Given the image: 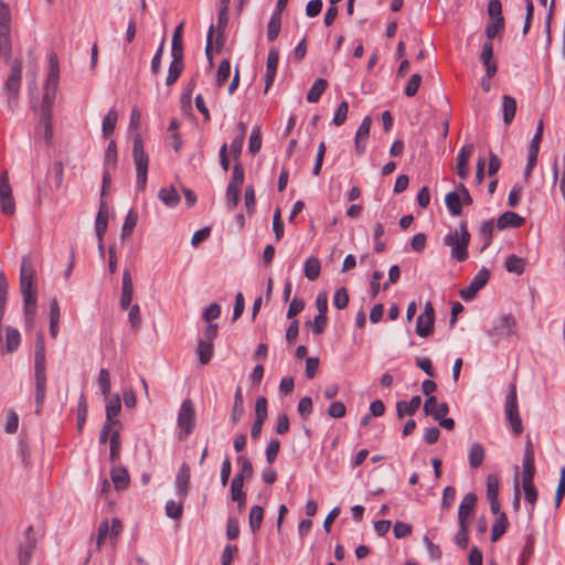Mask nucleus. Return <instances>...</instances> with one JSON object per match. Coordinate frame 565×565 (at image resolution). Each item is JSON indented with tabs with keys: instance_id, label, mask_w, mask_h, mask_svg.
<instances>
[{
	"instance_id": "nucleus-1",
	"label": "nucleus",
	"mask_w": 565,
	"mask_h": 565,
	"mask_svg": "<svg viewBox=\"0 0 565 565\" xmlns=\"http://www.w3.org/2000/svg\"><path fill=\"white\" fill-rule=\"evenodd\" d=\"M34 379H35V413L42 412L46 394V358L43 335L39 334L35 341L34 352Z\"/></svg>"
},
{
	"instance_id": "nucleus-2",
	"label": "nucleus",
	"mask_w": 565,
	"mask_h": 565,
	"mask_svg": "<svg viewBox=\"0 0 565 565\" xmlns=\"http://www.w3.org/2000/svg\"><path fill=\"white\" fill-rule=\"evenodd\" d=\"M470 233L466 222L459 224V232H452L445 236L444 244L451 248L450 255L457 262H465L468 258V245Z\"/></svg>"
},
{
	"instance_id": "nucleus-3",
	"label": "nucleus",
	"mask_w": 565,
	"mask_h": 565,
	"mask_svg": "<svg viewBox=\"0 0 565 565\" xmlns=\"http://www.w3.org/2000/svg\"><path fill=\"white\" fill-rule=\"evenodd\" d=\"M132 159L137 171L136 188L138 191H143L147 185L149 157L145 151L143 140L140 134L134 137Z\"/></svg>"
},
{
	"instance_id": "nucleus-4",
	"label": "nucleus",
	"mask_w": 565,
	"mask_h": 565,
	"mask_svg": "<svg viewBox=\"0 0 565 565\" xmlns=\"http://www.w3.org/2000/svg\"><path fill=\"white\" fill-rule=\"evenodd\" d=\"M49 60V72L44 87L43 100L42 103L46 106H53L60 79V65L58 58L55 53H50L47 55Z\"/></svg>"
},
{
	"instance_id": "nucleus-5",
	"label": "nucleus",
	"mask_w": 565,
	"mask_h": 565,
	"mask_svg": "<svg viewBox=\"0 0 565 565\" xmlns=\"http://www.w3.org/2000/svg\"><path fill=\"white\" fill-rule=\"evenodd\" d=\"M516 320L512 315L501 316L493 326L487 330L488 337L492 344L497 347L501 339L508 338L515 332Z\"/></svg>"
},
{
	"instance_id": "nucleus-6",
	"label": "nucleus",
	"mask_w": 565,
	"mask_h": 565,
	"mask_svg": "<svg viewBox=\"0 0 565 565\" xmlns=\"http://www.w3.org/2000/svg\"><path fill=\"white\" fill-rule=\"evenodd\" d=\"M177 422L180 428L179 439L184 440L195 427V409L190 398L182 402Z\"/></svg>"
},
{
	"instance_id": "nucleus-7",
	"label": "nucleus",
	"mask_w": 565,
	"mask_h": 565,
	"mask_svg": "<svg viewBox=\"0 0 565 565\" xmlns=\"http://www.w3.org/2000/svg\"><path fill=\"white\" fill-rule=\"evenodd\" d=\"M505 416L511 426L512 431L519 436L523 431L522 420L518 408L516 387L514 384L510 385L509 393L505 399Z\"/></svg>"
},
{
	"instance_id": "nucleus-8",
	"label": "nucleus",
	"mask_w": 565,
	"mask_h": 565,
	"mask_svg": "<svg viewBox=\"0 0 565 565\" xmlns=\"http://www.w3.org/2000/svg\"><path fill=\"white\" fill-rule=\"evenodd\" d=\"M22 77V62L14 58L10 65V74L4 83V89L8 94L9 102L15 100L19 95Z\"/></svg>"
},
{
	"instance_id": "nucleus-9",
	"label": "nucleus",
	"mask_w": 565,
	"mask_h": 565,
	"mask_svg": "<svg viewBox=\"0 0 565 565\" xmlns=\"http://www.w3.org/2000/svg\"><path fill=\"white\" fill-rule=\"evenodd\" d=\"M35 270L29 256H23L20 268V290L22 296L36 292L34 285Z\"/></svg>"
},
{
	"instance_id": "nucleus-10",
	"label": "nucleus",
	"mask_w": 565,
	"mask_h": 565,
	"mask_svg": "<svg viewBox=\"0 0 565 565\" xmlns=\"http://www.w3.org/2000/svg\"><path fill=\"white\" fill-rule=\"evenodd\" d=\"M435 326V310L433 303L427 301L425 303L423 312L418 316L416 321V333L426 338L430 335L434 331Z\"/></svg>"
},
{
	"instance_id": "nucleus-11",
	"label": "nucleus",
	"mask_w": 565,
	"mask_h": 565,
	"mask_svg": "<svg viewBox=\"0 0 565 565\" xmlns=\"http://www.w3.org/2000/svg\"><path fill=\"white\" fill-rule=\"evenodd\" d=\"M490 273L487 268H481L472 278L470 284L460 290V297L465 301H470L476 298L478 291L482 289L489 281Z\"/></svg>"
},
{
	"instance_id": "nucleus-12",
	"label": "nucleus",
	"mask_w": 565,
	"mask_h": 565,
	"mask_svg": "<svg viewBox=\"0 0 565 565\" xmlns=\"http://www.w3.org/2000/svg\"><path fill=\"white\" fill-rule=\"evenodd\" d=\"M134 296V285L130 271L128 269H125L122 273V282H121V295L119 300V306L122 310H127L130 308L131 300Z\"/></svg>"
},
{
	"instance_id": "nucleus-13",
	"label": "nucleus",
	"mask_w": 565,
	"mask_h": 565,
	"mask_svg": "<svg viewBox=\"0 0 565 565\" xmlns=\"http://www.w3.org/2000/svg\"><path fill=\"white\" fill-rule=\"evenodd\" d=\"M423 409L427 416H431L436 420L448 414L449 406L445 402L438 404L436 396H429L426 398Z\"/></svg>"
},
{
	"instance_id": "nucleus-14",
	"label": "nucleus",
	"mask_w": 565,
	"mask_h": 565,
	"mask_svg": "<svg viewBox=\"0 0 565 565\" xmlns=\"http://www.w3.org/2000/svg\"><path fill=\"white\" fill-rule=\"evenodd\" d=\"M480 60L486 67L487 77H493L498 67L497 62L493 60V43L491 41H486L483 43Z\"/></svg>"
},
{
	"instance_id": "nucleus-15",
	"label": "nucleus",
	"mask_w": 565,
	"mask_h": 565,
	"mask_svg": "<svg viewBox=\"0 0 565 565\" xmlns=\"http://www.w3.org/2000/svg\"><path fill=\"white\" fill-rule=\"evenodd\" d=\"M477 503V495L473 492L467 493L458 510V524L468 525V519L473 513Z\"/></svg>"
},
{
	"instance_id": "nucleus-16",
	"label": "nucleus",
	"mask_w": 565,
	"mask_h": 565,
	"mask_svg": "<svg viewBox=\"0 0 565 565\" xmlns=\"http://www.w3.org/2000/svg\"><path fill=\"white\" fill-rule=\"evenodd\" d=\"M243 475H235L231 483V498L237 502V508L242 511L246 503V493L243 490Z\"/></svg>"
},
{
	"instance_id": "nucleus-17",
	"label": "nucleus",
	"mask_w": 565,
	"mask_h": 565,
	"mask_svg": "<svg viewBox=\"0 0 565 565\" xmlns=\"http://www.w3.org/2000/svg\"><path fill=\"white\" fill-rule=\"evenodd\" d=\"M190 482V467L186 463H182L177 477H175V489L177 494L184 499L188 495Z\"/></svg>"
},
{
	"instance_id": "nucleus-18",
	"label": "nucleus",
	"mask_w": 565,
	"mask_h": 565,
	"mask_svg": "<svg viewBox=\"0 0 565 565\" xmlns=\"http://www.w3.org/2000/svg\"><path fill=\"white\" fill-rule=\"evenodd\" d=\"M108 225V207L104 200H100L99 209L95 220V230L98 241H103Z\"/></svg>"
},
{
	"instance_id": "nucleus-19",
	"label": "nucleus",
	"mask_w": 565,
	"mask_h": 565,
	"mask_svg": "<svg viewBox=\"0 0 565 565\" xmlns=\"http://www.w3.org/2000/svg\"><path fill=\"white\" fill-rule=\"evenodd\" d=\"M525 220L524 217L520 216L519 214L507 211L502 213L497 222V226L500 230L507 228V227H513L519 228L524 224Z\"/></svg>"
},
{
	"instance_id": "nucleus-20",
	"label": "nucleus",
	"mask_w": 565,
	"mask_h": 565,
	"mask_svg": "<svg viewBox=\"0 0 565 565\" xmlns=\"http://www.w3.org/2000/svg\"><path fill=\"white\" fill-rule=\"evenodd\" d=\"M172 61L169 65L168 76L166 78V85L170 86L174 84L184 70L183 55H171Z\"/></svg>"
},
{
	"instance_id": "nucleus-21",
	"label": "nucleus",
	"mask_w": 565,
	"mask_h": 565,
	"mask_svg": "<svg viewBox=\"0 0 565 565\" xmlns=\"http://www.w3.org/2000/svg\"><path fill=\"white\" fill-rule=\"evenodd\" d=\"M422 403L420 396L416 395L411 398L409 402L399 401L396 403V414L399 419L405 415H414L419 408Z\"/></svg>"
},
{
	"instance_id": "nucleus-22",
	"label": "nucleus",
	"mask_w": 565,
	"mask_h": 565,
	"mask_svg": "<svg viewBox=\"0 0 565 565\" xmlns=\"http://www.w3.org/2000/svg\"><path fill=\"white\" fill-rule=\"evenodd\" d=\"M110 477L116 490H124L128 488L130 477L126 467H114L110 471Z\"/></svg>"
},
{
	"instance_id": "nucleus-23",
	"label": "nucleus",
	"mask_w": 565,
	"mask_h": 565,
	"mask_svg": "<svg viewBox=\"0 0 565 565\" xmlns=\"http://www.w3.org/2000/svg\"><path fill=\"white\" fill-rule=\"evenodd\" d=\"M60 316H61L60 305H58L57 299L54 298L50 302V328H49L50 335L53 339H56L57 334H58Z\"/></svg>"
},
{
	"instance_id": "nucleus-24",
	"label": "nucleus",
	"mask_w": 565,
	"mask_h": 565,
	"mask_svg": "<svg viewBox=\"0 0 565 565\" xmlns=\"http://www.w3.org/2000/svg\"><path fill=\"white\" fill-rule=\"evenodd\" d=\"M516 113V100L514 97L510 95H503L502 96V115H503V122L509 126Z\"/></svg>"
},
{
	"instance_id": "nucleus-25",
	"label": "nucleus",
	"mask_w": 565,
	"mask_h": 565,
	"mask_svg": "<svg viewBox=\"0 0 565 565\" xmlns=\"http://www.w3.org/2000/svg\"><path fill=\"white\" fill-rule=\"evenodd\" d=\"M21 343V334L18 329L8 327L6 329V350L2 353L14 352Z\"/></svg>"
},
{
	"instance_id": "nucleus-26",
	"label": "nucleus",
	"mask_w": 565,
	"mask_h": 565,
	"mask_svg": "<svg viewBox=\"0 0 565 565\" xmlns=\"http://www.w3.org/2000/svg\"><path fill=\"white\" fill-rule=\"evenodd\" d=\"M159 199L168 207H175L180 203V195L174 186L162 188L158 193Z\"/></svg>"
},
{
	"instance_id": "nucleus-27",
	"label": "nucleus",
	"mask_w": 565,
	"mask_h": 565,
	"mask_svg": "<svg viewBox=\"0 0 565 565\" xmlns=\"http://www.w3.org/2000/svg\"><path fill=\"white\" fill-rule=\"evenodd\" d=\"M244 399L241 387H237L234 394V404L231 413V422L233 425L237 424L244 415Z\"/></svg>"
},
{
	"instance_id": "nucleus-28",
	"label": "nucleus",
	"mask_w": 565,
	"mask_h": 565,
	"mask_svg": "<svg viewBox=\"0 0 565 565\" xmlns=\"http://www.w3.org/2000/svg\"><path fill=\"white\" fill-rule=\"evenodd\" d=\"M445 203L450 214L454 216H459L462 213V203L461 196L458 192L452 191L449 192L445 198Z\"/></svg>"
},
{
	"instance_id": "nucleus-29",
	"label": "nucleus",
	"mask_w": 565,
	"mask_h": 565,
	"mask_svg": "<svg viewBox=\"0 0 565 565\" xmlns=\"http://www.w3.org/2000/svg\"><path fill=\"white\" fill-rule=\"evenodd\" d=\"M486 451L481 444L473 443L469 450V465L471 468H478L484 460Z\"/></svg>"
},
{
	"instance_id": "nucleus-30",
	"label": "nucleus",
	"mask_w": 565,
	"mask_h": 565,
	"mask_svg": "<svg viewBox=\"0 0 565 565\" xmlns=\"http://www.w3.org/2000/svg\"><path fill=\"white\" fill-rule=\"evenodd\" d=\"M509 521L504 512L500 513L491 529V541L497 542L507 531Z\"/></svg>"
},
{
	"instance_id": "nucleus-31",
	"label": "nucleus",
	"mask_w": 565,
	"mask_h": 565,
	"mask_svg": "<svg viewBox=\"0 0 565 565\" xmlns=\"http://www.w3.org/2000/svg\"><path fill=\"white\" fill-rule=\"evenodd\" d=\"M22 298L25 320L31 323L36 313V292L23 295Z\"/></svg>"
},
{
	"instance_id": "nucleus-32",
	"label": "nucleus",
	"mask_w": 565,
	"mask_h": 565,
	"mask_svg": "<svg viewBox=\"0 0 565 565\" xmlns=\"http://www.w3.org/2000/svg\"><path fill=\"white\" fill-rule=\"evenodd\" d=\"M52 106H46L42 103V114H41V122L44 126V138L47 142L53 137V127H52Z\"/></svg>"
},
{
	"instance_id": "nucleus-33",
	"label": "nucleus",
	"mask_w": 565,
	"mask_h": 565,
	"mask_svg": "<svg viewBox=\"0 0 565 565\" xmlns=\"http://www.w3.org/2000/svg\"><path fill=\"white\" fill-rule=\"evenodd\" d=\"M228 21V10L220 9L217 17L216 46L220 50L225 42L224 30Z\"/></svg>"
},
{
	"instance_id": "nucleus-34",
	"label": "nucleus",
	"mask_w": 565,
	"mask_h": 565,
	"mask_svg": "<svg viewBox=\"0 0 565 565\" xmlns=\"http://www.w3.org/2000/svg\"><path fill=\"white\" fill-rule=\"evenodd\" d=\"M328 82L323 78H318L313 82L312 86L307 93V100L309 103H318L321 95L326 90Z\"/></svg>"
},
{
	"instance_id": "nucleus-35",
	"label": "nucleus",
	"mask_w": 565,
	"mask_h": 565,
	"mask_svg": "<svg viewBox=\"0 0 565 565\" xmlns=\"http://www.w3.org/2000/svg\"><path fill=\"white\" fill-rule=\"evenodd\" d=\"M196 353L200 364H207L213 356V343L198 340Z\"/></svg>"
},
{
	"instance_id": "nucleus-36",
	"label": "nucleus",
	"mask_w": 565,
	"mask_h": 565,
	"mask_svg": "<svg viewBox=\"0 0 565 565\" xmlns=\"http://www.w3.org/2000/svg\"><path fill=\"white\" fill-rule=\"evenodd\" d=\"M264 519V509L260 505H253L248 515V524L253 533L259 531Z\"/></svg>"
},
{
	"instance_id": "nucleus-37",
	"label": "nucleus",
	"mask_w": 565,
	"mask_h": 565,
	"mask_svg": "<svg viewBox=\"0 0 565 565\" xmlns=\"http://www.w3.org/2000/svg\"><path fill=\"white\" fill-rule=\"evenodd\" d=\"M281 30V14L271 13L268 25H267V40L274 42Z\"/></svg>"
},
{
	"instance_id": "nucleus-38",
	"label": "nucleus",
	"mask_w": 565,
	"mask_h": 565,
	"mask_svg": "<svg viewBox=\"0 0 565 565\" xmlns=\"http://www.w3.org/2000/svg\"><path fill=\"white\" fill-rule=\"evenodd\" d=\"M321 271V263L317 257H309L305 263V276L313 281L316 280Z\"/></svg>"
},
{
	"instance_id": "nucleus-39",
	"label": "nucleus",
	"mask_w": 565,
	"mask_h": 565,
	"mask_svg": "<svg viewBox=\"0 0 565 565\" xmlns=\"http://www.w3.org/2000/svg\"><path fill=\"white\" fill-rule=\"evenodd\" d=\"M117 119H118V113L115 108H110L109 111L105 115L104 119H103V135L105 138H107L108 136H110L115 128H116V122H117Z\"/></svg>"
},
{
	"instance_id": "nucleus-40",
	"label": "nucleus",
	"mask_w": 565,
	"mask_h": 565,
	"mask_svg": "<svg viewBox=\"0 0 565 565\" xmlns=\"http://www.w3.org/2000/svg\"><path fill=\"white\" fill-rule=\"evenodd\" d=\"M505 269L509 273H513L516 275H521L524 273L525 269V260L516 255H510L505 259Z\"/></svg>"
},
{
	"instance_id": "nucleus-41",
	"label": "nucleus",
	"mask_w": 565,
	"mask_h": 565,
	"mask_svg": "<svg viewBox=\"0 0 565 565\" xmlns=\"http://www.w3.org/2000/svg\"><path fill=\"white\" fill-rule=\"evenodd\" d=\"M137 221H138V214L134 210H130L127 213L125 222L121 227V238L122 239H125L131 235L134 228L136 227Z\"/></svg>"
},
{
	"instance_id": "nucleus-42",
	"label": "nucleus",
	"mask_w": 565,
	"mask_h": 565,
	"mask_svg": "<svg viewBox=\"0 0 565 565\" xmlns=\"http://www.w3.org/2000/svg\"><path fill=\"white\" fill-rule=\"evenodd\" d=\"M87 412H88V407H87L86 397H85V394L82 393L78 398V404H77V430L79 433L83 430V427L85 425Z\"/></svg>"
},
{
	"instance_id": "nucleus-43",
	"label": "nucleus",
	"mask_w": 565,
	"mask_h": 565,
	"mask_svg": "<svg viewBox=\"0 0 565 565\" xmlns=\"http://www.w3.org/2000/svg\"><path fill=\"white\" fill-rule=\"evenodd\" d=\"M493 228H494L493 220L486 221L481 224L479 234L484 241L481 252L490 246V244L492 242Z\"/></svg>"
},
{
	"instance_id": "nucleus-44",
	"label": "nucleus",
	"mask_w": 565,
	"mask_h": 565,
	"mask_svg": "<svg viewBox=\"0 0 565 565\" xmlns=\"http://www.w3.org/2000/svg\"><path fill=\"white\" fill-rule=\"evenodd\" d=\"M231 74V63L230 60L225 58L222 60L216 72V86L221 87L224 85V83L228 79Z\"/></svg>"
},
{
	"instance_id": "nucleus-45",
	"label": "nucleus",
	"mask_w": 565,
	"mask_h": 565,
	"mask_svg": "<svg viewBox=\"0 0 565 565\" xmlns=\"http://www.w3.org/2000/svg\"><path fill=\"white\" fill-rule=\"evenodd\" d=\"M182 30L183 23L179 24L173 32L171 43V55H183Z\"/></svg>"
},
{
	"instance_id": "nucleus-46",
	"label": "nucleus",
	"mask_w": 565,
	"mask_h": 565,
	"mask_svg": "<svg viewBox=\"0 0 565 565\" xmlns=\"http://www.w3.org/2000/svg\"><path fill=\"white\" fill-rule=\"evenodd\" d=\"M503 31H504V18L500 17V18L492 20V22L490 24H488L486 28V35L488 39L487 41L492 42V40L497 36V34H499Z\"/></svg>"
},
{
	"instance_id": "nucleus-47",
	"label": "nucleus",
	"mask_w": 565,
	"mask_h": 565,
	"mask_svg": "<svg viewBox=\"0 0 565 565\" xmlns=\"http://www.w3.org/2000/svg\"><path fill=\"white\" fill-rule=\"evenodd\" d=\"M120 397L118 394H114L106 405V418L109 420L115 419V417L120 413Z\"/></svg>"
},
{
	"instance_id": "nucleus-48",
	"label": "nucleus",
	"mask_w": 565,
	"mask_h": 565,
	"mask_svg": "<svg viewBox=\"0 0 565 565\" xmlns=\"http://www.w3.org/2000/svg\"><path fill=\"white\" fill-rule=\"evenodd\" d=\"M117 166V146L115 140H110L104 158V167L105 168H115Z\"/></svg>"
},
{
	"instance_id": "nucleus-49",
	"label": "nucleus",
	"mask_w": 565,
	"mask_h": 565,
	"mask_svg": "<svg viewBox=\"0 0 565 565\" xmlns=\"http://www.w3.org/2000/svg\"><path fill=\"white\" fill-rule=\"evenodd\" d=\"M535 465L534 458H523V476L522 483L534 482Z\"/></svg>"
},
{
	"instance_id": "nucleus-50",
	"label": "nucleus",
	"mask_w": 565,
	"mask_h": 565,
	"mask_svg": "<svg viewBox=\"0 0 565 565\" xmlns=\"http://www.w3.org/2000/svg\"><path fill=\"white\" fill-rule=\"evenodd\" d=\"M262 147V134L259 127H254L252 129L249 141H248V150L252 154H256L259 152Z\"/></svg>"
},
{
	"instance_id": "nucleus-51",
	"label": "nucleus",
	"mask_w": 565,
	"mask_h": 565,
	"mask_svg": "<svg viewBox=\"0 0 565 565\" xmlns=\"http://www.w3.org/2000/svg\"><path fill=\"white\" fill-rule=\"evenodd\" d=\"M99 390L105 398L110 394V375L107 369H102L98 374Z\"/></svg>"
},
{
	"instance_id": "nucleus-52",
	"label": "nucleus",
	"mask_w": 565,
	"mask_h": 565,
	"mask_svg": "<svg viewBox=\"0 0 565 565\" xmlns=\"http://www.w3.org/2000/svg\"><path fill=\"white\" fill-rule=\"evenodd\" d=\"M225 196L227 207L235 209L239 201V186L227 184Z\"/></svg>"
},
{
	"instance_id": "nucleus-53",
	"label": "nucleus",
	"mask_w": 565,
	"mask_h": 565,
	"mask_svg": "<svg viewBox=\"0 0 565 565\" xmlns=\"http://www.w3.org/2000/svg\"><path fill=\"white\" fill-rule=\"evenodd\" d=\"M166 514L170 519L179 520L183 514L182 503H178L173 500H169L166 503Z\"/></svg>"
},
{
	"instance_id": "nucleus-54",
	"label": "nucleus",
	"mask_w": 565,
	"mask_h": 565,
	"mask_svg": "<svg viewBox=\"0 0 565 565\" xmlns=\"http://www.w3.org/2000/svg\"><path fill=\"white\" fill-rule=\"evenodd\" d=\"M327 322H328L327 316L317 315L315 317L313 321H308L306 324L311 327L313 334L319 335L324 331V329L327 327Z\"/></svg>"
},
{
	"instance_id": "nucleus-55",
	"label": "nucleus",
	"mask_w": 565,
	"mask_h": 565,
	"mask_svg": "<svg viewBox=\"0 0 565 565\" xmlns=\"http://www.w3.org/2000/svg\"><path fill=\"white\" fill-rule=\"evenodd\" d=\"M349 303V294L344 287L335 290L333 295V305L337 309H344Z\"/></svg>"
},
{
	"instance_id": "nucleus-56",
	"label": "nucleus",
	"mask_w": 565,
	"mask_h": 565,
	"mask_svg": "<svg viewBox=\"0 0 565 565\" xmlns=\"http://www.w3.org/2000/svg\"><path fill=\"white\" fill-rule=\"evenodd\" d=\"M420 83H422V75L416 73V74H413L405 87V95L407 97H413L417 94L418 92V88L420 86Z\"/></svg>"
},
{
	"instance_id": "nucleus-57",
	"label": "nucleus",
	"mask_w": 565,
	"mask_h": 565,
	"mask_svg": "<svg viewBox=\"0 0 565 565\" xmlns=\"http://www.w3.org/2000/svg\"><path fill=\"white\" fill-rule=\"evenodd\" d=\"M348 111H349V104L345 100L341 102L335 110L334 116H333V120H332L333 124L335 126L343 125L347 120Z\"/></svg>"
},
{
	"instance_id": "nucleus-58",
	"label": "nucleus",
	"mask_w": 565,
	"mask_h": 565,
	"mask_svg": "<svg viewBox=\"0 0 565 565\" xmlns=\"http://www.w3.org/2000/svg\"><path fill=\"white\" fill-rule=\"evenodd\" d=\"M34 547H35V544L33 541H29L26 544L20 545V551H19L20 565L29 564L30 556H31V553L34 550Z\"/></svg>"
},
{
	"instance_id": "nucleus-59",
	"label": "nucleus",
	"mask_w": 565,
	"mask_h": 565,
	"mask_svg": "<svg viewBox=\"0 0 565 565\" xmlns=\"http://www.w3.org/2000/svg\"><path fill=\"white\" fill-rule=\"evenodd\" d=\"M245 172L244 168L239 162H236L233 167V172L231 180L228 182L230 185L241 186L244 182Z\"/></svg>"
},
{
	"instance_id": "nucleus-60",
	"label": "nucleus",
	"mask_w": 565,
	"mask_h": 565,
	"mask_svg": "<svg viewBox=\"0 0 565 565\" xmlns=\"http://www.w3.org/2000/svg\"><path fill=\"white\" fill-rule=\"evenodd\" d=\"M279 62V51L276 47H271L268 52L266 61V71L270 73H277Z\"/></svg>"
},
{
	"instance_id": "nucleus-61",
	"label": "nucleus",
	"mask_w": 565,
	"mask_h": 565,
	"mask_svg": "<svg viewBox=\"0 0 565 565\" xmlns=\"http://www.w3.org/2000/svg\"><path fill=\"white\" fill-rule=\"evenodd\" d=\"M499 479L497 476L490 475L487 478V499L499 497Z\"/></svg>"
},
{
	"instance_id": "nucleus-62",
	"label": "nucleus",
	"mask_w": 565,
	"mask_h": 565,
	"mask_svg": "<svg viewBox=\"0 0 565 565\" xmlns=\"http://www.w3.org/2000/svg\"><path fill=\"white\" fill-rule=\"evenodd\" d=\"M221 315V306L216 302L211 303L202 313V318L205 322L211 323L217 319Z\"/></svg>"
},
{
	"instance_id": "nucleus-63",
	"label": "nucleus",
	"mask_w": 565,
	"mask_h": 565,
	"mask_svg": "<svg viewBox=\"0 0 565 565\" xmlns=\"http://www.w3.org/2000/svg\"><path fill=\"white\" fill-rule=\"evenodd\" d=\"M345 413L347 407L340 401L332 402L328 407V415L332 418H342L345 416Z\"/></svg>"
},
{
	"instance_id": "nucleus-64",
	"label": "nucleus",
	"mask_w": 565,
	"mask_h": 565,
	"mask_svg": "<svg viewBox=\"0 0 565 565\" xmlns=\"http://www.w3.org/2000/svg\"><path fill=\"white\" fill-rule=\"evenodd\" d=\"M565 494V467L561 468L558 486L555 492V507L558 508Z\"/></svg>"
}]
</instances>
